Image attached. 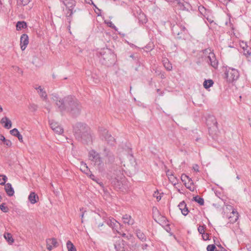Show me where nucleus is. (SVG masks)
<instances>
[{
    "label": "nucleus",
    "instance_id": "c03bdc74",
    "mask_svg": "<svg viewBox=\"0 0 251 251\" xmlns=\"http://www.w3.org/2000/svg\"><path fill=\"white\" fill-rule=\"evenodd\" d=\"M87 176H89L90 177V178H91L93 180L97 182V183L98 182V181L99 180V179L96 177V176L92 173L91 172H90V174H89V175H87Z\"/></svg>",
    "mask_w": 251,
    "mask_h": 251
},
{
    "label": "nucleus",
    "instance_id": "8fccbe9b",
    "mask_svg": "<svg viewBox=\"0 0 251 251\" xmlns=\"http://www.w3.org/2000/svg\"><path fill=\"white\" fill-rule=\"evenodd\" d=\"M198 231L200 234H203L204 233V227L203 226H200L198 227Z\"/></svg>",
    "mask_w": 251,
    "mask_h": 251
},
{
    "label": "nucleus",
    "instance_id": "37998d69",
    "mask_svg": "<svg viewBox=\"0 0 251 251\" xmlns=\"http://www.w3.org/2000/svg\"><path fill=\"white\" fill-rule=\"evenodd\" d=\"M29 108L32 111H36L37 110L38 106L34 103L30 104Z\"/></svg>",
    "mask_w": 251,
    "mask_h": 251
},
{
    "label": "nucleus",
    "instance_id": "bb28decb",
    "mask_svg": "<svg viewBox=\"0 0 251 251\" xmlns=\"http://www.w3.org/2000/svg\"><path fill=\"white\" fill-rule=\"evenodd\" d=\"M90 160L94 163L95 166H100L102 161L100 154L93 158H90Z\"/></svg>",
    "mask_w": 251,
    "mask_h": 251
},
{
    "label": "nucleus",
    "instance_id": "2f4dec72",
    "mask_svg": "<svg viewBox=\"0 0 251 251\" xmlns=\"http://www.w3.org/2000/svg\"><path fill=\"white\" fill-rule=\"evenodd\" d=\"M68 11L67 13V18L69 22L70 23L72 20V16L74 13L75 12L76 10H74V8H68Z\"/></svg>",
    "mask_w": 251,
    "mask_h": 251
},
{
    "label": "nucleus",
    "instance_id": "20e7f679",
    "mask_svg": "<svg viewBox=\"0 0 251 251\" xmlns=\"http://www.w3.org/2000/svg\"><path fill=\"white\" fill-rule=\"evenodd\" d=\"M107 225L111 227L114 231H116L119 235L122 237H125L126 233L122 229L123 226H122L120 223L117 222L115 219L112 218L108 219L107 221Z\"/></svg>",
    "mask_w": 251,
    "mask_h": 251
},
{
    "label": "nucleus",
    "instance_id": "f257e3e1",
    "mask_svg": "<svg viewBox=\"0 0 251 251\" xmlns=\"http://www.w3.org/2000/svg\"><path fill=\"white\" fill-rule=\"evenodd\" d=\"M53 100L60 112L67 111L73 117L80 114L82 106L75 97L68 95L61 98L55 96Z\"/></svg>",
    "mask_w": 251,
    "mask_h": 251
},
{
    "label": "nucleus",
    "instance_id": "cd10ccee",
    "mask_svg": "<svg viewBox=\"0 0 251 251\" xmlns=\"http://www.w3.org/2000/svg\"><path fill=\"white\" fill-rule=\"evenodd\" d=\"M181 179L184 183L185 185H186L187 182H188V184L190 183L191 185H193V182L192 179L186 175H182Z\"/></svg>",
    "mask_w": 251,
    "mask_h": 251
},
{
    "label": "nucleus",
    "instance_id": "6e6d98bb",
    "mask_svg": "<svg viewBox=\"0 0 251 251\" xmlns=\"http://www.w3.org/2000/svg\"><path fill=\"white\" fill-rule=\"evenodd\" d=\"M202 235V238L203 240H209V235L208 234H203Z\"/></svg>",
    "mask_w": 251,
    "mask_h": 251
},
{
    "label": "nucleus",
    "instance_id": "338daca9",
    "mask_svg": "<svg viewBox=\"0 0 251 251\" xmlns=\"http://www.w3.org/2000/svg\"><path fill=\"white\" fill-rule=\"evenodd\" d=\"M103 225V224H99V225H98V226L100 227V226H102Z\"/></svg>",
    "mask_w": 251,
    "mask_h": 251
},
{
    "label": "nucleus",
    "instance_id": "c756f323",
    "mask_svg": "<svg viewBox=\"0 0 251 251\" xmlns=\"http://www.w3.org/2000/svg\"><path fill=\"white\" fill-rule=\"evenodd\" d=\"M27 27V24L25 21H19L16 24V29L17 30H21L23 28H25Z\"/></svg>",
    "mask_w": 251,
    "mask_h": 251
},
{
    "label": "nucleus",
    "instance_id": "bf43d9fd",
    "mask_svg": "<svg viewBox=\"0 0 251 251\" xmlns=\"http://www.w3.org/2000/svg\"><path fill=\"white\" fill-rule=\"evenodd\" d=\"M130 57L132 58H134L136 60H137V59L138 58V56L136 55V54H132V55H130Z\"/></svg>",
    "mask_w": 251,
    "mask_h": 251
},
{
    "label": "nucleus",
    "instance_id": "473e14b6",
    "mask_svg": "<svg viewBox=\"0 0 251 251\" xmlns=\"http://www.w3.org/2000/svg\"><path fill=\"white\" fill-rule=\"evenodd\" d=\"M4 237L9 244H12L14 241L11 234L10 233H5L4 234Z\"/></svg>",
    "mask_w": 251,
    "mask_h": 251
},
{
    "label": "nucleus",
    "instance_id": "de8ad7c7",
    "mask_svg": "<svg viewBox=\"0 0 251 251\" xmlns=\"http://www.w3.org/2000/svg\"><path fill=\"white\" fill-rule=\"evenodd\" d=\"M85 0V2L88 3V4H89L90 5H93L94 6V7L96 8H97L98 9V11H99L100 12V9H99L96 5H95L94 4V3L93 2V1H92V0Z\"/></svg>",
    "mask_w": 251,
    "mask_h": 251
},
{
    "label": "nucleus",
    "instance_id": "423d86ee",
    "mask_svg": "<svg viewBox=\"0 0 251 251\" xmlns=\"http://www.w3.org/2000/svg\"><path fill=\"white\" fill-rule=\"evenodd\" d=\"M204 53L206 55V61L213 68H217L218 66V61L215 57L214 53L212 52L210 49L205 50Z\"/></svg>",
    "mask_w": 251,
    "mask_h": 251
},
{
    "label": "nucleus",
    "instance_id": "f8f14e48",
    "mask_svg": "<svg viewBox=\"0 0 251 251\" xmlns=\"http://www.w3.org/2000/svg\"><path fill=\"white\" fill-rule=\"evenodd\" d=\"M29 43L28 36L26 34H23L20 38L21 49L22 50H24L26 48Z\"/></svg>",
    "mask_w": 251,
    "mask_h": 251
},
{
    "label": "nucleus",
    "instance_id": "680f3d73",
    "mask_svg": "<svg viewBox=\"0 0 251 251\" xmlns=\"http://www.w3.org/2000/svg\"><path fill=\"white\" fill-rule=\"evenodd\" d=\"M148 247V245L147 244H144V245H142V249L143 250H145L147 248V247Z\"/></svg>",
    "mask_w": 251,
    "mask_h": 251
},
{
    "label": "nucleus",
    "instance_id": "9d476101",
    "mask_svg": "<svg viewBox=\"0 0 251 251\" xmlns=\"http://www.w3.org/2000/svg\"><path fill=\"white\" fill-rule=\"evenodd\" d=\"M76 139L84 144L88 145L91 144L92 143V137L90 130L82 134L81 138H77Z\"/></svg>",
    "mask_w": 251,
    "mask_h": 251
},
{
    "label": "nucleus",
    "instance_id": "4468645a",
    "mask_svg": "<svg viewBox=\"0 0 251 251\" xmlns=\"http://www.w3.org/2000/svg\"><path fill=\"white\" fill-rule=\"evenodd\" d=\"M50 126L51 129L58 134L63 132V128L57 123L52 121L50 123Z\"/></svg>",
    "mask_w": 251,
    "mask_h": 251
},
{
    "label": "nucleus",
    "instance_id": "864d4df0",
    "mask_svg": "<svg viewBox=\"0 0 251 251\" xmlns=\"http://www.w3.org/2000/svg\"><path fill=\"white\" fill-rule=\"evenodd\" d=\"M193 170L197 172H199V167L197 164H194L193 166Z\"/></svg>",
    "mask_w": 251,
    "mask_h": 251
},
{
    "label": "nucleus",
    "instance_id": "6ab92c4d",
    "mask_svg": "<svg viewBox=\"0 0 251 251\" xmlns=\"http://www.w3.org/2000/svg\"><path fill=\"white\" fill-rule=\"evenodd\" d=\"M4 186V189L7 195L10 197L13 196L14 194V190L12 185L9 183H7Z\"/></svg>",
    "mask_w": 251,
    "mask_h": 251
},
{
    "label": "nucleus",
    "instance_id": "a211bd4d",
    "mask_svg": "<svg viewBox=\"0 0 251 251\" xmlns=\"http://www.w3.org/2000/svg\"><path fill=\"white\" fill-rule=\"evenodd\" d=\"M178 207L181 210V213L183 215L186 216L188 214L189 211L188 208L186 206V204L184 201L180 202L178 205Z\"/></svg>",
    "mask_w": 251,
    "mask_h": 251
},
{
    "label": "nucleus",
    "instance_id": "a19ab883",
    "mask_svg": "<svg viewBox=\"0 0 251 251\" xmlns=\"http://www.w3.org/2000/svg\"><path fill=\"white\" fill-rule=\"evenodd\" d=\"M30 0H19L17 1V3L18 5L25 6L29 3Z\"/></svg>",
    "mask_w": 251,
    "mask_h": 251
},
{
    "label": "nucleus",
    "instance_id": "ddd939ff",
    "mask_svg": "<svg viewBox=\"0 0 251 251\" xmlns=\"http://www.w3.org/2000/svg\"><path fill=\"white\" fill-rule=\"evenodd\" d=\"M168 2L171 3L172 5L178 9L184 10L186 9L185 5L184 3L180 2L178 0H166Z\"/></svg>",
    "mask_w": 251,
    "mask_h": 251
},
{
    "label": "nucleus",
    "instance_id": "58836bf2",
    "mask_svg": "<svg viewBox=\"0 0 251 251\" xmlns=\"http://www.w3.org/2000/svg\"><path fill=\"white\" fill-rule=\"evenodd\" d=\"M98 155H99V154L94 150L90 151L89 152V157L90 159L93 158Z\"/></svg>",
    "mask_w": 251,
    "mask_h": 251
},
{
    "label": "nucleus",
    "instance_id": "f03ea898",
    "mask_svg": "<svg viewBox=\"0 0 251 251\" xmlns=\"http://www.w3.org/2000/svg\"><path fill=\"white\" fill-rule=\"evenodd\" d=\"M99 61L101 64L110 67L115 64L116 55L111 50L108 48L101 49L97 53Z\"/></svg>",
    "mask_w": 251,
    "mask_h": 251
},
{
    "label": "nucleus",
    "instance_id": "13d9d810",
    "mask_svg": "<svg viewBox=\"0 0 251 251\" xmlns=\"http://www.w3.org/2000/svg\"><path fill=\"white\" fill-rule=\"evenodd\" d=\"M4 140H5V137L2 134H0V144H1V142L3 143Z\"/></svg>",
    "mask_w": 251,
    "mask_h": 251
},
{
    "label": "nucleus",
    "instance_id": "e2e57ef3",
    "mask_svg": "<svg viewBox=\"0 0 251 251\" xmlns=\"http://www.w3.org/2000/svg\"><path fill=\"white\" fill-rule=\"evenodd\" d=\"M84 214V212H82L81 214L80 215V217H81V219H82V220H81V222L82 223H83L82 218H83Z\"/></svg>",
    "mask_w": 251,
    "mask_h": 251
},
{
    "label": "nucleus",
    "instance_id": "1a4fd4ad",
    "mask_svg": "<svg viewBox=\"0 0 251 251\" xmlns=\"http://www.w3.org/2000/svg\"><path fill=\"white\" fill-rule=\"evenodd\" d=\"M99 131L100 132L101 135L104 137L108 144L110 146L114 145L115 142V138L108 133V131L106 129L101 128H100Z\"/></svg>",
    "mask_w": 251,
    "mask_h": 251
},
{
    "label": "nucleus",
    "instance_id": "774afa93",
    "mask_svg": "<svg viewBox=\"0 0 251 251\" xmlns=\"http://www.w3.org/2000/svg\"><path fill=\"white\" fill-rule=\"evenodd\" d=\"M249 120H250V125L251 126V119H250Z\"/></svg>",
    "mask_w": 251,
    "mask_h": 251
},
{
    "label": "nucleus",
    "instance_id": "052dcab7",
    "mask_svg": "<svg viewBox=\"0 0 251 251\" xmlns=\"http://www.w3.org/2000/svg\"><path fill=\"white\" fill-rule=\"evenodd\" d=\"M171 180H172V183L174 184V185H176V181L177 180H176V178L175 177V179H172Z\"/></svg>",
    "mask_w": 251,
    "mask_h": 251
},
{
    "label": "nucleus",
    "instance_id": "603ef678",
    "mask_svg": "<svg viewBox=\"0 0 251 251\" xmlns=\"http://www.w3.org/2000/svg\"><path fill=\"white\" fill-rule=\"evenodd\" d=\"M185 186L191 191H193L194 190V187L193 186V185H191L190 183L188 184V182H187V183H186V185Z\"/></svg>",
    "mask_w": 251,
    "mask_h": 251
},
{
    "label": "nucleus",
    "instance_id": "7ed1b4c3",
    "mask_svg": "<svg viewBox=\"0 0 251 251\" xmlns=\"http://www.w3.org/2000/svg\"><path fill=\"white\" fill-rule=\"evenodd\" d=\"M74 132L75 138H81V135L90 130L89 126L85 124L81 123H76L74 126Z\"/></svg>",
    "mask_w": 251,
    "mask_h": 251
},
{
    "label": "nucleus",
    "instance_id": "ea45409f",
    "mask_svg": "<svg viewBox=\"0 0 251 251\" xmlns=\"http://www.w3.org/2000/svg\"><path fill=\"white\" fill-rule=\"evenodd\" d=\"M0 209L4 213H7L9 211V208L7 206H5V203H3L0 205Z\"/></svg>",
    "mask_w": 251,
    "mask_h": 251
},
{
    "label": "nucleus",
    "instance_id": "2eb2a0df",
    "mask_svg": "<svg viewBox=\"0 0 251 251\" xmlns=\"http://www.w3.org/2000/svg\"><path fill=\"white\" fill-rule=\"evenodd\" d=\"M60 1L66 6L67 9L75 8L76 3L75 0H60Z\"/></svg>",
    "mask_w": 251,
    "mask_h": 251
},
{
    "label": "nucleus",
    "instance_id": "6e6552de",
    "mask_svg": "<svg viewBox=\"0 0 251 251\" xmlns=\"http://www.w3.org/2000/svg\"><path fill=\"white\" fill-rule=\"evenodd\" d=\"M132 13L133 15L137 18L139 23L144 24L147 22L148 19L146 15L142 12L139 7H134L132 9Z\"/></svg>",
    "mask_w": 251,
    "mask_h": 251
},
{
    "label": "nucleus",
    "instance_id": "3c124183",
    "mask_svg": "<svg viewBox=\"0 0 251 251\" xmlns=\"http://www.w3.org/2000/svg\"><path fill=\"white\" fill-rule=\"evenodd\" d=\"M153 195L154 197H155L156 198L158 201H160L161 199V196L158 195V192L157 191L154 192Z\"/></svg>",
    "mask_w": 251,
    "mask_h": 251
},
{
    "label": "nucleus",
    "instance_id": "c85d7f7f",
    "mask_svg": "<svg viewBox=\"0 0 251 251\" xmlns=\"http://www.w3.org/2000/svg\"><path fill=\"white\" fill-rule=\"evenodd\" d=\"M126 238H128V240H129V241L126 243V245L128 246H131L132 250H134L136 243H135L134 239L132 238V235H130L129 238H128L126 236Z\"/></svg>",
    "mask_w": 251,
    "mask_h": 251
},
{
    "label": "nucleus",
    "instance_id": "0e129e2a",
    "mask_svg": "<svg viewBox=\"0 0 251 251\" xmlns=\"http://www.w3.org/2000/svg\"><path fill=\"white\" fill-rule=\"evenodd\" d=\"M186 30V28L185 27H182V30L183 31V32H184Z\"/></svg>",
    "mask_w": 251,
    "mask_h": 251
},
{
    "label": "nucleus",
    "instance_id": "f704fd0d",
    "mask_svg": "<svg viewBox=\"0 0 251 251\" xmlns=\"http://www.w3.org/2000/svg\"><path fill=\"white\" fill-rule=\"evenodd\" d=\"M163 63L164 64V67L167 70H168V71L172 70V69L173 68L172 65L167 59H164L163 60Z\"/></svg>",
    "mask_w": 251,
    "mask_h": 251
},
{
    "label": "nucleus",
    "instance_id": "f3484780",
    "mask_svg": "<svg viewBox=\"0 0 251 251\" xmlns=\"http://www.w3.org/2000/svg\"><path fill=\"white\" fill-rule=\"evenodd\" d=\"M0 122L4 124L3 126L6 129H10L12 126V122L7 117H3Z\"/></svg>",
    "mask_w": 251,
    "mask_h": 251
},
{
    "label": "nucleus",
    "instance_id": "aec40b11",
    "mask_svg": "<svg viewBox=\"0 0 251 251\" xmlns=\"http://www.w3.org/2000/svg\"><path fill=\"white\" fill-rule=\"evenodd\" d=\"M125 244L124 240L120 239L117 244L115 245V248L117 251H125Z\"/></svg>",
    "mask_w": 251,
    "mask_h": 251
},
{
    "label": "nucleus",
    "instance_id": "39448f33",
    "mask_svg": "<svg viewBox=\"0 0 251 251\" xmlns=\"http://www.w3.org/2000/svg\"><path fill=\"white\" fill-rule=\"evenodd\" d=\"M225 75L226 81L229 83L237 80L239 77L238 71L232 68L227 69Z\"/></svg>",
    "mask_w": 251,
    "mask_h": 251
},
{
    "label": "nucleus",
    "instance_id": "5701e85b",
    "mask_svg": "<svg viewBox=\"0 0 251 251\" xmlns=\"http://www.w3.org/2000/svg\"><path fill=\"white\" fill-rule=\"evenodd\" d=\"M28 199L31 204H35L37 202V200L39 199V197L35 192H32L30 193Z\"/></svg>",
    "mask_w": 251,
    "mask_h": 251
},
{
    "label": "nucleus",
    "instance_id": "b1692460",
    "mask_svg": "<svg viewBox=\"0 0 251 251\" xmlns=\"http://www.w3.org/2000/svg\"><path fill=\"white\" fill-rule=\"evenodd\" d=\"M231 214L232 215H230L229 217V221L231 223H234L237 221L239 218V214L234 209L232 210Z\"/></svg>",
    "mask_w": 251,
    "mask_h": 251
},
{
    "label": "nucleus",
    "instance_id": "09e8293b",
    "mask_svg": "<svg viewBox=\"0 0 251 251\" xmlns=\"http://www.w3.org/2000/svg\"><path fill=\"white\" fill-rule=\"evenodd\" d=\"M215 248L214 245H209L207 246L206 249L207 251H214Z\"/></svg>",
    "mask_w": 251,
    "mask_h": 251
},
{
    "label": "nucleus",
    "instance_id": "49530a36",
    "mask_svg": "<svg viewBox=\"0 0 251 251\" xmlns=\"http://www.w3.org/2000/svg\"><path fill=\"white\" fill-rule=\"evenodd\" d=\"M126 220H128V221L126 222V223H127L129 225H132L134 223V220L131 218L130 216H129L128 217H126Z\"/></svg>",
    "mask_w": 251,
    "mask_h": 251
},
{
    "label": "nucleus",
    "instance_id": "4be33fe9",
    "mask_svg": "<svg viewBox=\"0 0 251 251\" xmlns=\"http://www.w3.org/2000/svg\"><path fill=\"white\" fill-rule=\"evenodd\" d=\"M80 170L87 176L90 174L91 171L88 167L86 163L83 161L80 162Z\"/></svg>",
    "mask_w": 251,
    "mask_h": 251
},
{
    "label": "nucleus",
    "instance_id": "a878e982",
    "mask_svg": "<svg viewBox=\"0 0 251 251\" xmlns=\"http://www.w3.org/2000/svg\"><path fill=\"white\" fill-rule=\"evenodd\" d=\"M35 89L38 90V93L40 96L44 100H47L48 98L47 94L45 90L42 88L41 86H39L38 87H35Z\"/></svg>",
    "mask_w": 251,
    "mask_h": 251
},
{
    "label": "nucleus",
    "instance_id": "4c0bfd02",
    "mask_svg": "<svg viewBox=\"0 0 251 251\" xmlns=\"http://www.w3.org/2000/svg\"><path fill=\"white\" fill-rule=\"evenodd\" d=\"M193 199L195 201L197 202L201 205H203L204 204L203 199L200 197L199 196H197L194 197Z\"/></svg>",
    "mask_w": 251,
    "mask_h": 251
},
{
    "label": "nucleus",
    "instance_id": "4d7b16f0",
    "mask_svg": "<svg viewBox=\"0 0 251 251\" xmlns=\"http://www.w3.org/2000/svg\"><path fill=\"white\" fill-rule=\"evenodd\" d=\"M167 175L168 176V178L170 180H171L172 179H175V177H174L173 175L172 174V173H168L167 174Z\"/></svg>",
    "mask_w": 251,
    "mask_h": 251
},
{
    "label": "nucleus",
    "instance_id": "7c9ffc66",
    "mask_svg": "<svg viewBox=\"0 0 251 251\" xmlns=\"http://www.w3.org/2000/svg\"><path fill=\"white\" fill-rule=\"evenodd\" d=\"M137 237L142 242L146 241V236L140 230H137L136 231Z\"/></svg>",
    "mask_w": 251,
    "mask_h": 251
},
{
    "label": "nucleus",
    "instance_id": "0eeeda50",
    "mask_svg": "<svg viewBox=\"0 0 251 251\" xmlns=\"http://www.w3.org/2000/svg\"><path fill=\"white\" fill-rule=\"evenodd\" d=\"M126 157L129 161L128 167L132 171H135L137 169V164L136 160L133 155L132 151L130 148H126Z\"/></svg>",
    "mask_w": 251,
    "mask_h": 251
},
{
    "label": "nucleus",
    "instance_id": "c9c22d12",
    "mask_svg": "<svg viewBox=\"0 0 251 251\" xmlns=\"http://www.w3.org/2000/svg\"><path fill=\"white\" fill-rule=\"evenodd\" d=\"M213 81L211 79H208V80H205L203 82V87L205 89H208L210 88V87L212 86L213 85Z\"/></svg>",
    "mask_w": 251,
    "mask_h": 251
},
{
    "label": "nucleus",
    "instance_id": "a18cd8bd",
    "mask_svg": "<svg viewBox=\"0 0 251 251\" xmlns=\"http://www.w3.org/2000/svg\"><path fill=\"white\" fill-rule=\"evenodd\" d=\"M3 143L8 147H10L12 146V142L11 141L8 139H6L5 138L3 142Z\"/></svg>",
    "mask_w": 251,
    "mask_h": 251
},
{
    "label": "nucleus",
    "instance_id": "9b49d317",
    "mask_svg": "<svg viewBox=\"0 0 251 251\" xmlns=\"http://www.w3.org/2000/svg\"><path fill=\"white\" fill-rule=\"evenodd\" d=\"M47 249L50 251L53 248H56L58 243L55 238H48L46 239Z\"/></svg>",
    "mask_w": 251,
    "mask_h": 251
},
{
    "label": "nucleus",
    "instance_id": "dca6fc26",
    "mask_svg": "<svg viewBox=\"0 0 251 251\" xmlns=\"http://www.w3.org/2000/svg\"><path fill=\"white\" fill-rule=\"evenodd\" d=\"M104 153L105 156L107 158L109 162L110 163H113L115 160V156L112 152L106 148L104 149Z\"/></svg>",
    "mask_w": 251,
    "mask_h": 251
},
{
    "label": "nucleus",
    "instance_id": "79ce46f5",
    "mask_svg": "<svg viewBox=\"0 0 251 251\" xmlns=\"http://www.w3.org/2000/svg\"><path fill=\"white\" fill-rule=\"evenodd\" d=\"M105 23L108 26L115 29V30L117 31V28L116 26L112 23V22L110 21H105Z\"/></svg>",
    "mask_w": 251,
    "mask_h": 251
},
{
    "label": "nucleus",
    "instance_id": "e433bc0d",
    "mask_svg": "<svg viewBox=\"0 0 251 251\" xmlns=\"http://www.w3.org/2000/svg\"><path fill=\"white\" fill-rule=\"evenodd\" d=\"M7 177L5 175H0V185H5Z\"/></svg>",
    "mask_w": 251,
    "mask_h": 251
},
{
    "label": "nucleus",
    "instance_id": "69168bd1",
    "mask_svg": "<svg viewBox=\"0 0 251 251\" xmlns=\"http://www.w3.org/2000/svg\"><path fill=\"white\" fill-rule=\"evenodd\" d=\"M2 110H3V109H2V108L1 107V106L0 105V112H2Z\"/></svg>",
    "mask_w": 251,
    "mask_h": 251
},
{
    "label": "nucleus",
    "instance_id": "72a5a7b5",
    "mask_svg": "<svg viewBox=\"0 0 251 251\" xmlns=\"http://www.w3.org/2000/svg\"><path fill=\"white\" fill-rule=\"evenodd\" d=\"M66 246L68 251H76L75 246L70 240L67 242Z\"/></svg>",
    "mask_w": 251,
    "mask_h": 251
},
{
    "label": "nucleus",
    "instance_id": "412c9836",
    "mask_svg": "<svg viewBox=\"0 0 251 251\" xmlns=\"http://www.w3.org/2000/svg\"><path fill=\"white\" fill-rule=\"evenodd\" d=\"M10 133L12 135L17 137L20 142H21V143L23 142V136L20 133L19 130L17 128H15L11 130L10 131Z\"/></svg>",
    "mask_w": 251,
    "mask_h": 251
},
{
    "label": "nucleus",
    "instance_id": "5fc2aeb1",
    "mask_svg": "<svg viewBox=\"0 0 251 251\" xmlns=\"http://www.w3.org/2000/svg\"><path fill=\"white\" fill-rule=\"evenodd\" d=\"M176 28H177V27H176H176L174 26V27H173V30L174 33V34H177V35H179L180 34H182V31H181V32H177V31H176Z\"/></svg>",
    "mask_w": 251,
    "mask_h": 251
},
{
    "label": "nucleus",
    "instance_id": "393cba45",
    "mask_svg": "<svg viewBox=\"0 0 251 251\" xmlns=\"http://www.w3.org/2000/svg\"><path fill=\"white\" fill-rule=\"evenodd\" d=\"M243 49V53L244 55L246 56H249L251 55V48L247 46L246 44L243 43V45H241Z\"/></svg>",
    "mask_w": 251,
    "mask_h": 251
}]
</instances>
